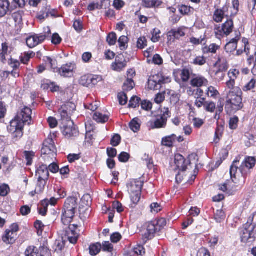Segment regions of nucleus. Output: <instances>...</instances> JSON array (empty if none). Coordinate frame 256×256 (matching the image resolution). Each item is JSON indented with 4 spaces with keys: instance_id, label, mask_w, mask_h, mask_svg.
I'll return each mask as SVG.
<instances>
[{
    "instance_id": "obj_55",
    "label": "nucleus",
    "mask_w": 256,
    "mask_h": 256,
    "mask_svg": "<svg viewBox=\"0 0 256 256\" xmlns=\"http://www.w3.org/2000/svg\"><path fill=\"white\" fill-rule=\"evenodd\" d=\"M118 98L120 104L124 105L127 103L128 98L124 92L119 93L118 94Z\"/></svg>"
},
{
    "instance_id": "obj_45",
    "label": "nucleus",
    "mask_w": 256,
    "mask_h": 256,
    "mask_svg": "<svg viewBox=\"0 0 256 256\" xmlns=\"http://www.w3.org/2000/svg\"><path fill=\"white\" fill-rule=\"evenodd\" d=\"M65 241L64 237H62V240H56L54 244L56 250H62L65 246Z\"/></svg>"
},
{
    "instance_id": "obj_12",
    "label": "nucleus",
    "mask_w": 256,
    "mask_h": 256,
    "mask_svg": "<svg viewBox=\"0 0 256 256\" xmlns=\"http://www.w3.org/2000/svg\"><path fill=\"white\" fill-rule=\"evenodd\" d=\"M75 108L76 106L74 104L67 103L62 106L61 108L60 109V112L62 119L63 123H66L68 122V120H71L70 116L72 111L75 109Z\"/></svg>"
},
{
    "instance_id": "obj_52",
    "label": "nucleus",
    "mask_w": 256,
    "mask_h": 256,
    "mask_svg": "<svg viewBox=\"0 0 256 256\" xmlns=\"http://www.w3.org/2000/svg\"><path fill=\"white\" fill-rule=\"evenodd\" d=\"M218 94H219V92L215 88H214L212 86H210L208 88L207 95L208 96L212 97V98H215Z\"/></svg>"
},
{
    "instance_id": "obj_43",
    "label": "nucleus",
    "mask_w": 256,
    "mask_h": 256,
    "mask_svg": "<svg viewBox=\"0 0 256 256\" xmlns=\"http://www.w3.org/2000/svg\"><path fill=\"white\" fill-rule=\"evenodd\" d=\"M117 37L116 33L110 32L107 36L106 41L110 46H114L116 43Z\"/></svg>"
},
{
    "instance_id": "obj_49",
    "label": "nucleus",
    "mask_w": 256,
    "mask_h": 256,
    "mask_svg": "<svg viewBox=\"0 0 256 256\" xmlns=\"http://www.w3.org/2000/svg\"><path fill=\"white\" fill-rule=\"evenodd\" d=\"M161 32L160 30L158 29L154 28L153 30V32L152 33V40L154 42H158L160 40V34Z\"/></svg>"
},
{
    "instance_id": "obj_9",
    "label": "nucleus",
    "mask_w": 256,
    "mask_h": 256,
    "mask_svg": "<svg viewBox=\"0 0 256 256\" xmlns=\"http://www.w3.org/2000/svg\"><path fill=\"white\" fill-rule=\"evenodd\" d=\"M242 42L244 46V52H246L247 56L250 54V50H254V56L252 55L248 59V62L250 65L252 64V62H254V66L252 70V72L254 76H256V47L250 46L248 44V40L246 38H243Z\"/></svg>"
},
{
    "instance_id": "obj_44",
    "label": "nucleus",
    "mask_w": 256,
    "mask_h": 256,
    "mask_svg": "<svg viewBox=\"0 0 256 256\" xmlns=\"http://www.w3.org/2000/svg\"><path fill=\"white\" fill-rule=\"evenodd\" d=\"M206 63V58L204 56H198L193 60L192 64L195 65L203 66Z\"/></svg>"
},
{
    "instance_id": "obj_26",
    "label": "nucleus",
    "mask_w": 256,
    "mask_h": 256,
    "mask_svg": "<svg viewBox=\"0 0 256 256\" xmlns=\"http://www.w3.org/2000/svg\"><path fill=\"white\" fill-rule=\"evenodd\" d=\"M10 2L8 0H0V17L4 16L8 12Z\"/></svg>"
},
{
    "instance_id": "obj_61",
    "label": "nucleus",
    "mask_w": 256,
    "mask_h": 256,
    "mask_svg": "<svg viewBox=\"0 0 256 256\" xmlns=\"http://www.w3.org/2000/svg\"><path fill=\"white\" fill-rule=\"evenodd\" d=\"M206 101V99L203 98H198V97L196 100L194 105L198 108H200L202 106L204 108V105Z\"/></svg>"
},
{
    "instance_id": "obj_37",
    "label": "nucleus",
    "mask_w": 256,
    "mask_h": 256,
    "mask_svg": "<svg viewBox=\"0 0 256 256\" xmlns=\"http://www.w3.org/2000/svg\"><path fill=\"white\" fill-rule=\"evenodd\" d=\"M134 83L133 80L131 78H128L124 82L122 88L124 90L129 91L134 88Z\"/></svg>"
},
{
    "instance_id": "obj_32",
    "label": "nucleus",
    "mask_w": 256,
    "mask_h": 256,
    "mask_svg": "<svg viewBox=\"0 0 256 256\" xmlns=\"http://www.w3.org/2000/svg\"><path fill=\"white\" fill-rule=\"evenodd\" d=\"M102 248V246L99 242L92 244L90 246L89 248L90 254L92 256H96L100 252Z\"/></svg>"
},
{
    "instance_id": "obj_46",
    "label": "nucleus",
    "mask_w": 256,
    "mask_h": 256,
    "mask_svg": "<svg viewBox=\"0 0 256 256\" xmlns=\"http://www.w3.org/2000/svg\"><path fill=\"white\" fill-rule=\"evenodd\" d=\"M240 75V72L236 69H231L228 72V76L230 80L235 81Z\"/></svg>"
},
{
    "instance_id": "obj_20",
    "label": "nucleus",
    "mask_w": 256,
    "mask_h": 256,
    "mask_svg": "<svg viewBox=\"0 0 256 256\" xmlns=\"http://www.w3.org/2000/svg\"><path fill=\"white\" fill-rule=\"evenodd\" d=\"M76 212L63 210L62 222L65 226H68L72 222Z\"/></svg>"
},
{
    "instance_id": "obj_48",
    "label": "nucleus",
    "mask_w": 256,
    "mask_h": 256,
    "mask_svg": "<svg viewBox=\"0 0 256 256\" xmlns=\"http://www.w3.org/2000/svg\"><path fill=\"white\" fill-rule=\"evenodd\" d=\"M81 204L84 206H89L92 202L91 196L89 194H84L81 199Z\"/></svg>"
},
{
    "instance_id": "obj_33",
    "label": "nucleus",
    "mask_w": 256,
    "mask_h": 256,
    "mask_svg": "<svg viewBox=\"0 0 256 256\" xmlns=\"http://www.w3.org/2000/svg\"><path fill=\"white\" fill-rule=\"evenodd\" d=\"M129 126L130 130L134 132H138L140 127V120L138 118H134L132 119L129 124Z\"/></svg>"
},
{
    "instance_id": "obj_11",
    "label": "nucleus",
    "mask_w": 256,
    "mask_h": 256,
    "mask_svg": "<svg viewBox=\"0 0 256 256\" xmlns=\"http://www.w3.org/2000/svg\"><path fill=\"white\" fill-rule=\"evenodd\" d=\"M78 226L70 224L66 228L65 234L62 236L65 240H68L70 243L76 244L79 237V234L76 232Z\"/></svg>"
},
{
    "instance_id": "obj_53",
    "label": "nucleus",
    "mask_w": 256,
    "mask_h": 256,
    "mask_svg": "<svg viewBox=\"0 0 256 256\" xmlns=\"http://www.w3.org/2000/svg\"><path fill=\"white\" fill-rule=\"evenodd\" d=\"M140 99L136 96H132L130 100L128 106L132 108H136L139 106Z\"/></svg>"
},
{
    "instance_id": "obj_36",
    "label": "nucleus",
    "mask_w": 256,
    "mask_h": 256,
    "mask_svg": "<svg viewBox=\"0 0 256 256\" xmlns=\"http://www.w3.org/2000/svg\"><path fill=\"white\" fill-rule=\"evenodd\" d=\"M47 180H48L38 178V183L36 188V192L41 193L43 191L46 184Z\"/></svg>"
},
{
    "instance_id": "obj_8",
    "label": "nucleus",
    "mask_w": 256,
    "mask_h": 256,
    "mask_svg": "<svg viewBox=\"0 0 256 256\" xmlns=\"http://www.w3.org/2000/svg\"><path fill=\"white\" fill-rule=\"evenodd\" d=\"M242 241L244 242H252L256 239V226L246 224L240 233Z\"/></svg>"
},
{
    "instance_id": "obj_63",
    "label": "nucleus",
    "mask_w": 256,
    "mask_h": 256,
    "mask_svg": "<svg viewBox=\"0 0 256 256\" xmlns=\"http://www.w3.org/2000/svg\"><path fill=\"white\" fill-rule=\"evenodd\" d=\"M130 157V156L128 153L126 152H122L118 156V160L120 162H126L128 160Z\"/></svg>"
},
{
    "instance_id": "obj_3",
    "label": "nucleus",
    "mask_w": 256,
    "mask_h": 256,
    "mask_svg": "<svg viewBox=\"0 0 256 256\" xmlns=\"http://www.w3.org/2000/svg\"><path fill=\"white\" fill-rule=\"evenodd\" d=\"M242 92L240 88H236L230 90L227 95L226 110L232 113L242 108L243 105L242 98Z\"/></svg>"
},
{
    "instance_id": "obj_14",
    "label": "nucleus",
    "mask_w": 256,
    "mask_h": 256,
    "mask_svg": "<svg viewBox=\"0 0 256 256\" xmlns=\"http://www.w3.org/2000/svg\"><path fill=\"white\" fill-rule=\"evenodd\" d=\"M126 63L124 55L118 54L116 57L114 62L112 64V69L114 71L120 72L126 67Z\"/></svg>"
},
{
    "instance_id": "obj_17",
    "label": "nucleus",
    "mask_w": 256,
    "mask_h": 256,
    "mask_svg": "<svg viewBox=\"0 0 256 256\" xmlns=\"http://www.w3.org/2000/svg\"><path fill=\"white\" fill-rule=\"evenodd\" d=\"M240 32H236V36L228 42L225 46V50L227 52H234L238 46V42L240 40Z\"/></svg>"
},
{
    "instance_id": "obj_60",
    "label": "nucleus",
    "mask_w": 256,
    "mask_h": 256,
    "mask_svg": "<svg viewBox=\"0 0 256 256\" xmlns=\"http://www.w3.org/2000/svg\"><path fill=\"white\" fill-rule=\"evenodd\" d=\"M240 2L238 0H233L232 1V8L234 10L230 14V16H235L238 12Z\"/></svg>"
},
{
    "instance_id": "obj_1",
    "label": "nucleus",
    "mask_w": 256,
    "mask_h": 256,
    "mask_svg": "<svg viewBox=\"0 0 256 256\" xmlns=\"http://www.w3.org/2000/svg\"><path fill=\"white\" fill-rule=\"evenodd\" d=\"M256 164V160L253 157H248L240 164V160L236 158L230 168V180L219 186V188L222 192H226L228 188L242 186L246 181V177Z\"/></svg>"
},
{
    "instance_id": "obj_4",
    "label": "nucleus",
    "mask_w": 256,
    "mask_h": 256,
    "mask_svg": "<svg viewBox=\"0 0 256 256\" xmlns=\"http://www.w3.org/2000/svg\"><path fill=\"white\" fill-rule=\"evenodd\" d=\"M190 162L189 160H186L180 154H176L174 156V164L173 169L178 173L176 175V180L177 183H180L184 176H186L185 173L189 167H190Z\"/></svg>"
},
{
    "instance_id": "obj_39",
    "label": "nucleus",
    "mask_w": 256,
    "mask_h": 256,
    "mask_svg": "<svg viewBox=\"0 0 256 256\" xmlns=\"http://www.w3.org/2000/svg\"><path fill=\"white\" fill-rule=\"evenodd\" d=\"M224 16H225L224 14L220 9H218L215 11L214 18L216 22H219L222 21Z\"/></svg>"
},
{
    "instance_id": "obj_35",
    "label": "nucleus",
    "mask_w": 256,
    "mask_h": 256,
    "mask_svg": "<svg viewBox=\"0 0 256 256\" xmlns=\"http://www.w3.org/2000/svg\"><path fill=\"white\" fill-rule=\"evenodd\" d=\"M226 217L225 213L222 210H218L214 213V219L217 222H221Z\"/></svg>"
},
{
    "instance_id": "obj_27",
    "label": "nucleus",
    "mask_w": 256,
    "mask_h": 256,
    "mask_svg": "<svg viewBox=\"0 0 256 256\" xmlns=\"http://www.w3.org/2000/svg\"><path fill=\"white\" fill-rule=\"evenodd\" d=\"M216 65L218 67V70L226 72L228 68V64L226 58L224 56H219Z\"/></svg>"
},
{
    "instance_id": "obj_58",
    "label": "nucleus",
    "mask_w": 256,
    "mask_h": 256,
    "mask_svg": "<svg viewBox=\"0 0 256 256\" xmlns=\"http://www.w3.org/2000/svg\"><path fill=\"white\" fill-rule=\"evenodd\" d=\"M34 226L38 230V234L39 236L41 235L43 230V228L44 226L42 222L40 220H37L34 223Z\"/></svg>"
},
{
    "instance_id": "obj_34",
    "label": "nucleus",
    "mask_w": 256,
    "mask_h": 256,
    "mask_svg": "<svg viewBox=\"0 0 256 256\" xmlns=\"http://www.w3.org/2000/svg\"><path fill=\"white\" fill-rule=\"evenodd\" d=\"M43 60L46 64L50 65L51 68L54 70V71L55 70L57 69L58 62L55 58H52L50 57L46 56L44 57Z\"/></svg>"
},
{
    "instance_id": "obj_29",
    "label": "nucleus",
    "mask_w": 256,
    "mask_h": 256,
    "mask_svg": "<svg viewBox=\"0 0 256 256\" xmlns=\"http://www.w3.org/2000/svg\"><path fill=\"white\" fill-rule=\"evenodd\" d=\"M22 12L18 11L14 12L12 15V17L15 22L16 26H18V28H21L22 24Z\"/></svg>"
},
{
    "instance_id": "obj_18",
    "label": "nucleus",
    "mask_w": 256,
    "mask_h": 256,
    "mask_svg": "<svg viewBox=\"0 0 256 256\" xmlns=\"http://www.w3.org/2000/svg\"><path fill=\"white\" fill-rule=\"evenodd\" d=\"M36 176L38 178L48 180L49 172L47 164H42L40 166L36 171Z\"/></svg>"
},
{
    "instance_id": "obj_30",
    "label": "nucleus",
    "mask_w": 256,
    "mask_h": 256,
    "mask_svg": "<svg viewBox=\"0 0 256 256\" xmlns=\"http://www.w3.org/2000/svg\"><path fill=\"white\" fill-rule=\"evenodd\" d=\"M176 136L174 134L166 136L162 139V144L164 146L170 147L176 141Z\"/></svg>"
},
{
    "instance_id": "obj_50",
    "label": "nucleus",
    "mask_w": 256,
    "mask_h": 256,
    "mask_svg": "<svg viewBox=\"0 0 256 256\" xmlns=\"http://www.w3.org/2000/svg\"><path fill=\"white\" fill-rule=\"evenodd\" d=\"M90 76H83L80 80V84L84 86H90Z\"/></svg>"
},
{
    "instance_id": "obj_41",
    "label": "nucleus",
    "mask_w": 256,
    "mask_h": 256,
    "mask_svg": "<svg viewBox=\"0 0 256 256\" xmlns=\"http://www.w3.org/2000/svg\"><path fill=\"white\" fill-rule=\"evenodd\" d=\"M8 46L6 43L2 44V52L0 53V60L4 62L6 60V56L8 54Z\"/></svg>"
},
{
    "instance_id": "obj_47",
    "label": "nucleus",
    "mask_w": 256,
    "mask_h": 256,
    "mask_svg": "<svg viewBox=\"0 0 256 256\" xmlns=\"http://www.w3.org/2000/svg\"><path fill=\"white\" fill-rule=\"evenodd\" d=\"M150 212L156 214L162 210V206L158 202H153L150 206Z\"/></svg>"
},
{
    "instance_id": "obj_57",
    "label": "nucleus",
    "mask_w": 256,
    "mask_h": 256,
    "mask_svg": "<svg viewBox=\"0 0 256 256\" xmlns=\"http://www.w3.org/2000/svg\"><path fill=\"white\" fill-rule=\"evenodd\" d=\"M146 40L145 37H140L137 42V47L140 49H143L146 46Z\"/></svg>"
},
{
    "instance_id": "obj_7",
    "label": "nucleus",
    "mask_w": 256,
    "mask_h": 256,
    "mask_svg": "<svg viewBox=\"0 0 256 256\" xmlns=\"http://www.w3.org/2000/svg\"><path fill=\"white\" fill-rule=\"evenodd\" d=\"M41 151L42 154L45 156H44L45 160H48L49 158L52 160L56 158V149L52 138H48L44 140Z\"/></svg>"
},
{
    "instance_id": "obj_38",
    "label": "nucleus",
    "mask_w": 256,
    "mask_h": 256,
    "mask_svg": "<svg viewBox=\"0 0 256 256\" xmlns=\"http://www.w3.org/2000/svg\"><path fill=\"white\" fill-rule=\"evenodd\" d=\"M220 48V46L215 44H210L208 48L205 47L203 49V52L204 53L206 52H211L213 54H215L216 52V50Z\"/></svg>"
},
{
    "instance_id": "obj_42",
    "label": "nucleus",
    "mask_w": 256,
    "mask_h": 256,
    "mask_svg": "<svg viewBox=\"0 0 256 256\" xmlns=\"http://www.w3.org/2000/svg\"><path fill=\"white\" fill-rule=\"evenodd\" d=\"M90 86H95L98 84V82L102 80V78L101 76L98 75L90 76Z\"/></svg>"
},
{
    "instance_id": "obj_2",
    "label": "nucleus",
    "mask_w": 256,
    "mask_h": 256,
    "mask_svg": "<svg viewBox=\"0 0 256 256\" xmlns=\"http://www.w3.org/2000/svg\"><path fill=\"white\" fill-rule=\"evenodd\" d=\"M32 110L28 107L23 108L16 118L10 122L8 126V132L12 134L14 138H20L23 135L24 124H30L32 118Z\"/></svg>"
},
{
    "instance_id": "obj_40",
    "label": "nucleus",
    "mask_w": 256,
    "mask_h": 256,
    "mask_svg": "<svg viewBox=\"0 0 256 256\" xmlns=\"http://www.w3.org/2000/svg\"><path fill=\"white\" fill-rule=\"evenodd\" d=\"M128 42V38L126 36H122L119 38L118 40V42L119 44V46L121 50H124L126 49V46Z\"/></svg>"
},
{
    "instance_id": "obj_21",
    "label": "nucleus",
    "mask_w": 256,
    "mask_h": 256,
    "mask_svg": "<svg viewBox=\"0 0 256 256\" xmlns=\"http://www.w3.org/2000/svg\"><path fill=\"white\" fill-rule=\"evenodd\" d=\"M77 199L74 197H70L66 199L64 210L76 212L77 208Z\"/></svg>"
},
{
    "instance_id": "obj_19",
    "label": "nucleus",
    "mask_w": 256,
    "mask_h": 256,
    "mask_svg": "<svg viewBox=\"0 0 256 256\" xmlns=\"http://www.w3.org/2000/svg\"><path fill=\"white\" fill-rule=\"evenodd\" d=\"M159 231L156 224L154 222H148L147 224L146 231L144 234V236L147 239H152L154 234Z\"/></svg>"
},
{
    "instance_id": "obj_31",
    "label": "nucleus",
    "mask_w": 256,
    "mask_h": 256,
    "mask_svg": "<svg viewBox=\"0 0 256 256\" xmlns=\"http://www.w3.org/2000/svg\"><path fill=\"white\" fill-rule=\"evenodd\" d=\"M93 118L98 122L104 123L108 120L109 116L108 115L96 112L94 114Z\"/></svg>"
},
{
    "instance_id": "obj_5",
    "label": "nucleus",
    "mask_w": 256,
    "mask_h": 256,
    "mask_svg": "<svg viewBox=\"0 0 256 256\" xmlns=\"http://www.w3.org/2000/svg\"><path fill=\"white\" fill-rule=\"evenodd\" d=\"M142 186L143 182L140 179L132 180L127 184L131 201L134 204H137L140 200Z\"/></svg>"
},
{
    "instance_id": "obj_28",
    "label": "nucleus",
    "mask_w": 256,
    "mask_h": 256,
    "mask_svg": "<svg viewBox=\"0 0 256 256\" xmlns=\"http://www.w3.org/2000/svg\"><path fill=\"white\" fill-rule=\"evenodd\" d=\"M208 80L202 76H196L191 80V84L193 86L200 87L206 84Z\"/></svg>"
},
{
    "instance_id": "obj_51",
    "label": "nucleus",
    "mask_w": 256,
    "mask_h": 256,
    "mask_svg": "<svg viewBox=\"0 0 256 256\" xmlns=\"http://www.w3.org/2000/svg\"><path fill=\"white\" fill-rule=\"evenodd\" d=\"M204 108L207 112H213L216 108V104L212 102H206Z\"/></svg>"
},
{
    "instance_id": "obj_10",
    "label": "nucleus",
    "mask_w": 256,
    "mask_h": 256,
    "mask_svg": "<svg viewBox=\"0 0 256 256\" xmlns=\"http://www.w3.org/2000/svg\"><path fill=\"white\" fill-rule=\"evenodd\" d=\"M234 22L231 20H228L222 26H219L214 30V33L217 38L220 39L224 36H228L232 31Z\"/></svg>"
},
{
    "instance_id": "obj_16",
    "label": "nucleus",
    "mask_w": 256,
    "mask_h": 256,
    "mask_svg": "<svg viewBox=\"0 0 256 256\" xmlns=\"http://www.w3.org/2000/svg\"><path fill=\"white\" fill-rule=\"evenodd\" d=\"M76 68V66L72 63L62 65L58 69L59 74L64 77H71L73 75L74 70Z\"/></svg>"
},
{
    "instance_id": "obj_59",
    "label": "nucleus",
    "mask_w": 256,
    "mask_h": 256,
    "mask_svg": "<svg viewBox=\"0 0 256 256\" xmlns=\"http://www.w3.org/2000/svg\"><path fill=\"white\" fill-rule=\"evenodd\" d=\"M24 156L27 160V165H30L34 156V152H32L25 151L24 152Z\"/></svg>"
},
{
    "instance_id": "obj_64",
    "label": "nucleus",
    "mask_w": 256,
    "mask_h": 256,
    "mask_svg": "<svg viewBox=\"0 0 256 256\" xmlns=\"http://www.w3.org/2000/svg\"><path fill=\"white\" fill-rule=\"evenodd\" d=\"M121 138L118 134H115L111 140V144L114 146H118L120 143Z\"/></svg>"
},
{
    "instance_id": "obj_56",
    "label": "nucleus",
    "mask_w": 256,
    "mask_h": 256,
    "mask_svg": "<svg viewBox=\"0 0 256 256\" xmlns=\"http://www.w3.org/2000/svg\"><path fill=\"white\" fill-rule=\"evenodd\" d=\"M10 188L8 184H4L0 186V196H6L10 192Z\"/></svg>"
},
{
    "instance_id": "obj_54",
    "label": "nucleus",
    "mask_w": 256,
    "mask_h": 256,
    "mask_svg": "<svg viewBox=\"0 0 256 256\" xmlns=\"http://www.w3.org/2000/svg\"><path fill=\"white\" fill-rule=\"evenodd\" d=\"M36 253L37 249L32 246H28L25 251L26 256H34Z\"/></svg>"
},
{
    "instance_id": "obj_6",
    "label": "nucleus",
    "mask_w": 256,
    "mask_h": 256,
    "mask_svg": "<svg viewBox=\"0 0 256 256\" xmlns=\"http://www.w3.org/2000/svg\"><path fill=\"white\" fill-rule=\"evenodd\" d=\"M162 112V114L158 116L155 120L148 122L151 129L162 128L166 126L168 118L170 116V112L168 108H164Z\"/></svg>"
},
{
    "instance_id": "obj_15",
    "label": "nucleus",
    "mask_w": 256,
    "mask_h": 256,
    "mask_svg": "<svg viewBox=\"0 0 256 256\" xmlns=\"http://www.w3.org/2000/svg\"><path fill=\"white\" fill-rule=\"evenodd\" d=\"M46 38V35L34 34L27 38L26 44L29 48H33L44 42Z\"/></svg>"
},
{
    "instance_id": "obj_23",
    "label": "nucleus",
    "mask_w": 256,
    "mask_h": 256,
    "mask_svg": "<svg viewBox=\"0 0 256 256\" xmlns=\"http://www.w3.org/2000/svg\"><path fill=\"white\" fill-rule=\"evenodd\" d=\"M145 254L144 248L142 246L138 244L127 254L126 256H143Z\"/></svg>"
},
{
    "instance_id": "obj_24",
    "label": "nucleus",
    "mask_w": 256,
    "mask_h": 256,
    "mask_svg": "<svg viewBox=\"0 0 256 256\" xmlns=\"http://www.w3.org/2000/svg\"><path fill=\"white\" fill-rule=\"evenodd\" d=\"M17 234L12 233L8 230L6 231L5 234L2 237L3 241L8 244H12L14 242Z\"/></svg>"
},
{
    "instance_id": "obj_25",
    "label": "nucleus",
    "mask_w": 256,
    "mask_h": 256,
    "mask_svg": "<svg viewBox=\"0 0 256 256\" xmlns=\"http://www.w3.org/2000/svg\"><path fill=\"white\" fill-rule=\"evenodd\" d=\"M185 28H183L178 29L172 30L168 33V38L170 36H174L175 38L179 39L180 37L185 35Z\"/></svg>"
},
{
    "instance_id": "obj_62",
    "label": "nucleus",
    "mask_w": 256,
    "mask_h": 256,
    "mask_svg": "<svg viewBox=\"0 0 256 256\" xmlns=\"http://www.w3.org/2000/svg\"><path fill=\"white\" fill-rule=\"evenodd\" d=\"M238 118L234 116L230 120L229 125L230 128L232 130H235L238 126Z\"/></svg>"
},
{
    "instance_id": "obj_13",
    "label": "nucleus",
    "mask_w": 256,
    "mask_h": 256,
    "mask_svg": "<svg viewBox=\"0 0 256 256\" xmlns=\"http://www.w3.org/2000/svg\"><path fill=\"white\" fill-rule=\"evenodd\" d=\"M62 128L63 134L68 138L76 136L78 132L72 120H68V122L63 123Z\"/></svg>"
},
{
    "instance_id": "obj_22",
    "label": "nucleus",
    "mask_w": 256,
    "mask_h": 256,
    "mask_svg": "<svg viewBox=\"0 0 256 256\" xmlns=\"http://www.w3.org/2000/svg\"><path fill=\"white\" fill-rule=\"evenodd\" d=\"M163 80L161 79L158 80V76H154L150 78L148 82V85L150 90H158L161 87V84Z\"/></svg>"
}]
</instances>
